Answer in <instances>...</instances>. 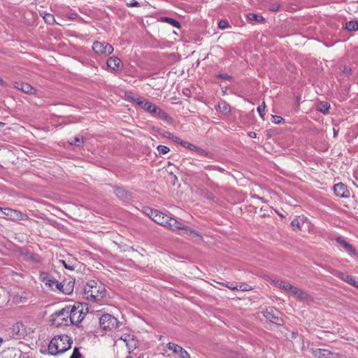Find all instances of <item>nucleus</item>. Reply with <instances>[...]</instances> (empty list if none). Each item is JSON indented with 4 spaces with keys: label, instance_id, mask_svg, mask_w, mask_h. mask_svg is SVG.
Masks as SVG:
<instances>
[{
    "label": "nucleus",
    "instance_id": "nucleus-39",
    "mask_svg": "<svg viewBox=\"0 0 358 358\" xmlns=\"http://www.w3.org/2000/svg\"><path fill=\"white\" fill-rule=\"evenodd\" d=\"M158 115L160 118L164 119V120L167 121L168 122H169L171 120V118L167 115V113H158Z\"/></svg>",
    "mask_w": 358,
    "mask_h": 358
},
{
    "label": "nucleus",
    "instance_id": "nucleus-48",
    "mask_svg": "<svg viewBox=\"0 0 358 358\" xmlns=\"http://www.w3.org/2000/svg\"><path fill=\"white\" fill-rule=\"evenodd\" d=\"M150 210H155L148 208L145 209L144 213L151 218V215H150L151 213H150Z\"/></svg>",
    "mask_w": 358,
    "mask_h": 358
},
{
    "label": "nucleus",
    "instance_id": "nucleus-24",
    "mask_svg": "<svg viewBox=\"0 0 358 358\" xmlns=\"http://www.w3.org/2000/svg\"><path fill=\"white\" fill-rule=\"evenodd\" d=\"M41 15L47 24H53L55 22V17L51 13H47L45 12L41 13Z\"/></svg>",
    "mask_w": 358,
    "mask_h": 358
},
{
    "label": "nucleus",
    "instance_id": "nucleus-16",
    "mask_svg": "<svg viewBox=\"0 0 358 358\" xmlns=\"http://www.w3.org/2000/svg\"><path fill=\"white\" fill-rule=\"evenodd\" d=\"M13 85L14 88L26 94H33L35 92V89L27 83L15 82Z\"/></svg>",
    "mask_w": 358,
    "mask_h": 358
},
{
    "label": "nucleus",
    "instance_id": "nucleus-17",
    "mask_svg": "<svg viewBox=\"0 0 358 358\" xmlns=\"http://www.w3.org/2000/svg\"><path fill=\"white\" fill-rule=\"evenodd\" d=\"M291 294L293 297L301 301H307L309 299V295L306 292L296 287H294Z\"/></svg>",
    "mask_w": 358,
    "mask_h": 358
},
{
    "label": "nucleus",
    "instance_id": "nucleus-13",
    "mask_svg": "<svg viewBox=\"0 0 358 358\" xmlns=\"http://www.w3.org/2000/svg\"><path fill=\"white\" fill-rule=\"evenodd\" d=\"M167 348L174 354L178 355L180 358H190V355L183 348L176 343H169Z\"/></svg>",
    "mask_w": 358,
    "mask_h": 358
},
{
    "label": "nucleus",
    "instance_id": "nucleus-36",
    "mask_svg": "<svg viewBox=\"0 0 358 358\" xmlns=\"http://www.w3.org/2000/svg\"><path fill=\"white\" fill-rule=\"evenodd\" d=\"M218 27L221 29H224L229 27V24L227 20H220L218 23Z\"/></svg>",
    "mask_w": 358,
    "mask_h": 358
},
{
    "label": "nucleus",
    "instance_id": "nucleus-52",
    "mask_svg": "<svg viewBox=\"0 0 358 358\" xmlns=\"http://www.w3.org/2000/svg\"><path fill=\"white\" fill-rule=\"evenodd\" d=\"M259 115L261 116V117H262V119H264V115H265L266 113H259Z\"/></svg>",
    "mask_w": 358,
    "mask_h": 358
},
{
    "label": "nucleus",
    "instance_id": "nucleus-26",
    "mask_svg": "<svg viewBox=\"0 0 358 358\" xmlns=\"http://www.w3.org/2000/svg\"><path fill=\"white\" fill-rule=\"evenodd\" d=\"M217 108L220 112H230V106L224 101H220L217 104Z\"/></svg>",
    "mask_w": 358,
    "mask_h": 358
},
{
    "label": "nucleus",
    "instance_id": "nucleus-12",
    "mask_svg": "<svg viewBox=\"0 0 358 358\" xmlns=\"http://www.w3.org/2000/svg\"><path fill=\"white\" fill-rule=\"evenodd\" d=\"M334 192L336 196L340 198H349L350 192L348 187L343 182H339L334 186Z\"/></svg>",
    "mask_w": 358,
    "mask_h": 358
},
{
    "label": "nucleus",
    "instance_id": "nucleus-25",
    "mask_svg": "<svg viewBox=\"0 0 358 358\" xmlns=\"http://www.w3.org/2000/svg\"><path fill=\"white\" fill-rule=\"evenodd\" d=\"M40 278L42 282H43L44 284L48 287H49L51 281H52V279H54L53 277L50 276L48 273L45 272L41 273Z\"/></svg>",
    "mask_w": 358,
    "mask_h": 358
},
{
    "label": "nucleus",
    "instance_id": "nucleus-34",
    "mask_svg": "<svg viewBox=\"0 0 358 358\" xmlns=\"http://www.w3.org/2000/svg\"><path fill=\"white\" fill-rule=\"evenodd\" d=\"M157 150L160 155H165L169 152V148L165 145H159L157 147Z\"/></svg>",
    "mask_w": 358,
    "mask_h": 358
},
{
    "label": "nucleus",
    "instance_id": "nucleus-4",
    "mask_svg": "<svg viewBox=\"0 0 358 358\" xmlns=\"http://www.w3.org/2000/svg\"><path fill=\"white\" fill-rule=\"evenodd\" d=\"M125 96L128 101H131L133 103L138 106L140 109L144 110L147 112L157 111V106L142 96L136 95L132 92H127Z\"/></svg>",
    "mask_w": 358,
    "mask_h": 358
},
{
    "label": "nucleus",
    "instance_id": "nucleus-56",
    "mask_svg": "<svg viewBox=\"0 0 358 358\" xmlns=\"http://www.w3.org/2000/svg\"><path fill=\"white\" fill-rule=\"evenodd\" d=\"M15 350H12L10 352H14Z\"/></svg>",
    "mask_w": 358,
    "mask_h": 358
},
{
    "label": "nucleus",
    "instance_id": "nucleus-37",
    "mask_svg": "<svg viewBox=\"0 0 358 358\" xmlns=\"http://www.w3.org/2000/svg\"><path fill=\"white\" fill-rule=\"evenodd\" d=\"M227 287L231 289H238V290H241L243 292L246 291V287L244 284L239 285V288L238 287V286L234 287L232 285L231 286L227 285Z\"/></svg>",
    "mask_w": 358,
    "mask_h": 358
},
{
    "label": "nucleus",
    "instance_id": "nucleus-9",
    "mask_svg": "<svg viewBox=\"0 0 358 358\" xmlns=\"http://www.w3.org/2000/svg\"><path fill=\"white\" fill-rule=\"evenodd\" d=\"M92 49L94 52L101 55H110L113 51V46L105 42L95 41L93 43Z\"/></svg>",
    "mask_w": 358,
    "mask_h": 358
},
{
    "label": "nucleus",
    "instance_id": "nucleus-29",
    "mask_svg": "<svg viewBox=\"0 0 358 358\" xmlns=\"http://www.w3.org/2000/svg\"><path fill=\"white\" fill-rule=\"evenodd\" d=\"M330 108V103L329 102H321L317 106V110L318 112H327Z\"/></svg>",
    "mask_w": 358,
    "mask_h": 358
},
{
    "label": "nucleus",
    "instance_id": "nucleus-2",
    "mask_svg": "<svg viewBox=\"0 0 358 358\" xmlns=\"http://www.w3.org/2000/svg\"><path fill=\"white\" fill-rule=\"evenodd\" d=\"M84 294L87 300L99 301L105 296V288L102 285H98L97 282L91 281L85 287Z\"/></svg>",
    "mask_w": 358,
    "mask_h": 358
},
{
    "label": "nucleus",
    "instance_id": "nucleus-57",
    "mask_svg": "<svg viewBox=\"0 0 358 358\" xmlns=\"http://www.w3.org/2000/svg\"><path fill=\"white\" fill-rule=\"evenodd\" d=\"M357 187L358 188V185H357Z\"/></svg>",
    "mask_w": 358,
    "mask_h": 358
},
{
    "label": "nucleus",
    "instance_id": "nucleus-32",
    "mask_svg": "<svg viewBox=\"0 0 358 358\" xmlns=\"http://www.w3.org/2000/svg\"><path fill=\"white\" fill-rule=\"evenodd\" d=\"M273 282H274L275 286H277L279 288L283 289V288L285 287V285H286L287 281L280 280V279H277V280H274Z\"/></svg>",
    "mask_w": 358,
    "mask_h": 358
},
{
    "label": "nucleus",
    "instance_id": "nucleus-33",
    "mask_svg": "<svg viewBox=\"0 0 358 358\" xmlns=\"http://www.w3.org/2000/svg\"><path fill=\"white\" fill-rule=\"evenodd\" d=\"M271 121L275 124H280L284 122V119L281 116L271 115Z\"/></svg>",
    "mask_w": 358,
    "mask_h": 358
},
{
    "label": "nucleus",
    "instance_id": "nucleus-42",
    "mask_svg": "<svg viewBox=\"0 0 358 358\" xmlns=\"http://www.w3.org/2000/svg\"><path fill=\"white\" fill-rule=\"evenodd\" d=\"M291 225L294 228L300 229V224L298 219H294L291 222Z\"/></svg>",
    "mask_w": 358,
    "mask_h": 358
},
{
    "label": "nucleus",
    "instance_id": "nucleus-27",
    "mask_svg": "<svg viewBox=\"0 0 358 358\" xmlns=\"http://www.w3.org/2000/svg\"><path fill=\"white\" fill-rule=\"evenodd\" d=\"M248 20H250L251 21H255L257 23H262L264 20V17L262 15L254 13L248 14Z\"/></svg>",
    "mask_w": 358,
    "mask_h": 358
},
{
    "label": "nucleus",
    "instance_id": "nucleus-19",
    "mask_svg": "<svg viewBox=\"0 0 358 358\" xmlns=\"http://www.w3.org/2000/svg\"><path fill=\"white\" fill-rule=\"evenodd\" d=\"M29 294L25 292H21L20 293H17L16 294H13L12 296V301L13 303H24L27 301Z\"/></svg>",
    "mask_w": 358,
    "mask_h": 358
},
{
    "label": "nucleus",
    "instance_id": "nucleus-58",
    "mask_svg": "<svg viewBox=\"0 0 358 358\" xmlns=\"http://www.w3.org/2000/svg\"><path fill=\"white\" fill-rule=\"evenodd\" d=\"M0 210H1V208H0Z\"/></svg>",
    "mask_w": 358,
    "mask_h": 358
},
{
    "label": "nucleus",
    "instance_id": "nucleus-50",
    "mask_svg": "<svg viewBox=\"0 0 358 358\" xmlns=\"http://www.w3.org/2000/svg\"><path fill=\"white\" fill-rule=\"evenodd\" d=\"M264 106H259L257 108V112H262V110H264Z\"/></svg>",
    "mask_w": 358,
    "mask_h": 358
},
{
    "label": "nucleus",
    "instance_id": "nucleus-46",
    "mask_svg": "<svg viewBox=\"0 0 358 358\" xmlns=\"http://www.w3.org/2000/svg\"><path fill=\"white\" fill-rule=\"evenodd\" d=\"M196 151L198 152L200 155H208V153L205 150H203L199 148H197V150H196Z\"/></svg>",
    "mask_w": 358,
    "mask_h": 358
},
{
    "label": "nucleus",
    "instance_id": "nucleus-18",
    "mask_svg": "<svg viewBox=\"0 0 358 358\" xmlns=\"http://www.w3.org/2000/svg\"><path fill=\"white\" fill-rule=\"evenodd\" d=\"M106 64L108 68L115 71L119 70L122 62L118 57L113 56L108 59Z\"/></svg>",
    "mask_w": 358,
    "mask_h": 358
},
{
    "label": "nucleus",
    "instance_id": "nucleus-7",
    "mask_svg": "<svg viewBox=\"0 0 358 358\" xmlns=\"http://www.w3.org/2000/svg\"><path fill=\"white\" fill-rule=\"evenodd\" d=\"M74 282L72 281L59 282L55 278L52 279L49 287L52 291H59L65 294L73 292Z\"/></svg>",
    "mask_w": 358,
    "mask_h": 358
},
{
    "label": "nucleus",
    "instance_id": "nucleus-8",
    "mask_svg": "<svg viewBox=\"0 0 358 358\" xmlns=\"http://www.w3.org/2000/svg\"><path fill=\"white\" fill-rule=\"evenodd\" d=\"M100 327L104 330H113L118 327L117 320L110 314H104L99 318Z\"/></svg>",
    "mask_w": 358,
    "mask_h": 358
},
{
    "label": "nucleus",
    "instance_id": "nucleus-14",
    "mask_svg": "<svg viewBox=\"0 0 358 358\" xmlns=\"http://www.w3.org/2000/svg\"><path fill=\"white\" fill-rule=\"evenodd\" d=\"M151 219L156 223L165 227L169 220V216L159 210H150Z\"/></svg>",
    "mask_w": 358,
    "mask_h": 358
},
{
    "label": "nucleus",
    "instance_id": "nucleus-55",
    "mask_svg": "<svg viewBox=\"0 0 358 358\" xmlns=\"http://www.w3.org/2000/svg\"><path fill=\"white\" fill-rule=\"evenodd\" d=\"M4 124L2 122H0V126H3Z\"/></svg>",
    "mask_w": 358,
    "mask_h": 358
},
{
    "label": "nucleus",
    "instance_id": "nucleus-43",
    "mask_svg": "<svg viewBox=\"0 0 358 358\" xmlns=\"http://www.w3.org/2000/svg\"><path fill=\"white\" fill-rule=\"evenodd\" d=\"M280 6L279 3H273L270 6V10L271 11H278L279 10Z\"/></svg>",
    "mask_w": 358,
    "mask_h": 358
},
{
    "label": "nucleus",
    "instance_id": "nucleus-38",
    "mask_svg": "<svg viewBox=\"0 0 358 358\" xmlns=\"http://www.w3.org/2000/svg\"><path fill=\"white\" fill-rule=\"evenodd\" d=\"M80 357H81V355L79 352L78 348H75L70 358H80Z\"/></svg>",
    "mask_w": 358,
    "mask_h": 358
},
{
    "label": "nucleus",
    "instance_id": "nucleus-21",
    "mask_svg": "<svg viewBox=\"0 0 358 358\" xmlns=\"http://www.w3.org/2000/svg\"><path fill=\"white\" fill-rule=\"evenodd\" d=\"M313 354L317 358H329V357L332 355L331 352L327 349L313 350Z\"/></svg>",
    "mask_w": 358,
    "mask_h": 358
},
{
    "label": "nucleus",
    "instance_id": "nucleus-53",
    "mask_svg": "<svg viewBox=\"0 0 358 358\" xmlns=\"http://www.w3.org/2000/svg\"><path fill=\"white\" fill-rule=\"evenodd\" d=\"M77 15L76 13H72L71 18H74Z\"/></svg>",
    "mask_w": 358,
    "mask_h": 358
},
{
    "label": "nucleus",
    "instance_id": "nucleus-30",
    "mask_svg": "<svg viewBox=\"0 0 358 358\" xmlns=\"http://www.w3.org/2000/svg\"><path fill=\"white\" fill-rule=\"evenodd\" d=\"M84 142L83 137V136H76L74 138V140L71 141L70 143L71 145H75L77 146H80L81 144H83Z\"/></svg>",
    "mask_w": 358,
    "mask_h": 358
},
{
    "label": "nucleus",
    "instance_id": "nucleus-22",
    "mask_svg": "<svg viewBox=\"0 0 358 358\" xmlns=\"http://www.w3.org/2000/svg\"><path fill=\"white\" fill-rule=\"evenodd\" d=\"M341 278H342V280H343L346 282L349 283L350 285H351L357 288L358 287V281L357 280L356 278H355L350 275L343 273Z\"/></svg>",
    "mask_w": 358,
    "mask_h": 358
},
{
    "label": "nucleus",
    "instance_id": "nucleus-40",
    "mask_svg": "<svg viewBox=\"0 0 358 358\" xmlns=\"http://www.w3.org/2000/svg\"><path fill=\"white\" fill-rule=\"evenodd\" d=\"M294 286L292 285L288 281L285 285V287L283 288V290L287 292L291 293V291L293 289Z\"/></svg>",
    "mask_w": 358,
    "mask_h": 358
},
{
    "label": "nucleus",
    "instance_id": "nucleus-10",
    "mask_svg": "<svg viewBox=\"0 0 358 358\" xmlns=\"http://www.w3.org/2000/svg\"><path fill=\"white\" fill-rule=\"evenodd\" d=\"M280 313L273 308H266L264 312L263 315L266 318V320L270 322L282 325L283 323L282 319L279 316Z\"/></svg>",
    "mask_w": 358,
    "mask_h": 358
},
{
    "label": "nucleus",
    "instance_id": "nucleus-44",
    "mask_svg": "<svg viewBox=\"0 0 358 358\" xmlns=\"http://www.w3.org/2000/svg\"><path fill=\"white\" fill-rule=\"evenodd\" d=\"M61 262L62 263V264L64 265V266L66 268L71 270V271L74 269V267L73 266L67 264L64 260H61Z\"/></svg>",
    "mask_w": 358,
    "mask_h": 358
},
{
    "label": "nucleus",
    "instance_id": "nucleus-49",
    "mask_svg": "<svg viewBox=\"0 0 358 358\" xmlns=\"http://www.w3.org/2000/svg\"><path fill=\"white\" fill-rule=\"evenodd\" d=\"M248 136L251 137V138H256L257 137V134L254 131H250V132H248Z\"/></svg>",
    "mask_w": 358,
    "mask_h": 358
},
{
    "label": "nucleus",
    "instance_id": "nucleus-5",
    "mask_svg": "<svg viewBox=\"0 0 358 358\" xmlns=\"http://www.w3.org/2000/svg\"><path fill=\"white\" fill-rule=\"evenodd\" d=\"M68 308L70 323L78 324L84 318L85 313L83 312L84 305L81 303H74L73 306H66Z\"/></svg>",
    "mask_w": 358,
    "mask_h": 358
},
{
    "label": "nucleus",
    "instance_id": "nucleus-1",
    "mask_svg": "<svg viewBox=\"0 0 358 358\" xmlns=\"http://www.w3.org/2000/svg\"><path fill=\"white\" fill-rule=\"evenodd\" d=\"M73 341L67 335L57 336L53 338L48 345L49 353L57 355L71 348Z\"/></svg>",
    "mask_w": 358,
    "mask_h": 358
},
{
    "label": "nucleus",
    "instance_id": "nucleus-23",
    "mask_svg": "<svg viewBox=\"0 0 358 358\" xmlns=\"http://www.w3.org/2000/svg\"><path fill=\"white\" fill-rule=\"evenodd\" d=\"M13 332L17 336H23L24 333V325L22 323L17 322L13 326Z\"/></svg>",
    "mask_w": 358,
    "mask_h": 358
},
{
    "label": "nucleus",
    "instance_id": "nucleus-59",
    "mask_svg": "<svg viewBox=\"0 0 358 358\" xmlns=\"http://www.w3.org/2000/svg\"><path fill=\"white\" fill-rule=\"evenodd\" d=\"M357 289H358V287H357Z\"/></svg>",
    "mask_w": 358,
    "mask_h": 358
},
{
    "label": "nucleus",
    "instance_id": "nucleus-35",
    "mask_svg": "<svg viewBox=\"0 0 358 358\" xmlns=\"http://www.w3.org/2000/svg\"><path fill=\"white\" fill-rule=\"evenodd\" d=\"M180 143L181 145H182L184 147H187V148H189L190 150H197L196 146H195L194 145H193L190 143H188L187 141H180Z\"/></svg>",
    "mask_w": 358,
    "mask_h": 358
},
{
    "label": "nucleus",
    "instance_id": "nucleus-15",
    "mask_svg": "<svg viewBox=\"0 0 358 358\" xmlns=\"http://www.w3.org/2000/svg\"><path fill=\"white\" fill-rule=\"evenodd\" d=\"M336 242L341 246L350 255L355 256L357 255L355 248L348 241L343 239L342 237H337L335 239Z\"/></svg>",
    "mask_w": 358,
    "mask_h": 358
},
{
    "label": "nucleus",
    "instance_id": "nucleus-47",
    "mask_svg": "<svg viewBox=\"0 0 358 358\" xmlns=\"http://www.w3.org/2000/svg\"><path fill=\"white\" fill-rule=\"evenodd\" d=\"M18 358H31V357L27 353H21V352H20V355H19Z\"/></svg>",
    "mask_w": 358,
    "mask_h": 358
},
{
    "label": "nucleus",
    "instance_id": "nucleus-45",
    "mask_svg": "<svg viewBox=\"0 0 358 358\" xmlns=\"http://www.w3.org/2000/svg\"><path fill=\"white\" fill-rule=\"evenodd\" d=\"M218 78H220L224 80H231V77L227 74H219L217 76Z\"/></svg>",
    "mask_w": 358,
    "mask_h": 358
},
{
    "label": "nucleus",
    "instance_id": "nucleus-6",
    "mask_svg": "<svg viewBox=\"0 0 358 358\" xmlns=\"http://www.w3.org/2000/svg\"><path fill=\"white\" fill-rule=\"evenodd\" d=\"M52 324L56 327H66L70 322L68 308L66 306L51 315Z\"/></svg>",
    "mask_w": 358,
    "mask_h": 358
},
{
    "label": "nucleus",
    "instance_id": "nucleus-31",
    "mask_svg": "<svg viewBox=\"0 0 358 358\" xmlns=\"http://www.w3.org/2000/svg\"><path fill=\"white\" fill-rule=\"evenodd\" d=\"M164 21L166 22H169V24H171V25H173L175 27L178 28L180 26V22L178 21H177L175 19L171 18V17H165Z\"/></svg>",
    "mask_w": 358,
    "mask_h": 358
},
{
    "label": "nucleus",
    "instance_id": "nucleus-41",
    "mask_svg": "<svg viewBox=\"0 0 358 358\" xmlns=\"http://www.w3.org/2000/svg\"><path fill=\"white\" fill-rule=\"evenodd\" d=\"M127 6L128 7H138L140 6V3L137 1L133 0L129 3H127Z\"/></svg>",
    "mask_w": 358,
    "mask_h": 358
},
{
    "label": "nucleus",
    "instance_id": "nucleus-11",
    "mask_svg": "<svg viewBox=\"0 0 358 358\" xmlns=\"http://www.w3.org/2000/svg\"><path fill=\"white\" fill-rule=\"evenodd\" d=\"M3 214L13 221L26 220L28 218L27 215L11 208H5Z\"/></svg>",
    "mask_w": 358,
    "mask_h": 358
},
{
    "label": "nucleus",
    "instance_id": "nucleus-3",
    "mask_svg": "<svg viewBox=\"0 0 358 358\" xmlns=\"http://www.w3.org/2000/svg\"><path fill=\"white\" fill-rule=\"evenodd\" d=\"M165 227L172 231L182 230L183 234H186L191 238H197L199 240L202 238L201 236L197 231L183 224L180 220L176 217H169V220Z\"/></svg>",
    "mask_w": 358,
    "mask_h": 358
},
{
    "label": "nucleus",
    "instance_id": "nucleus-51",
    "mask_svg": "<svg viewBox=\"0 0 358 358\" xmlns=\"http://www.w3.org/2000/svg\"><path fill=\"white\" fill-rule=\"evenodd\" d=\"M0 85H2V86H6V83L5 82L1 79V78L0 77Z\"/></svg>",
    "mask_w": 358,
    "mask_h": 358
},
{
    "label": "nucleus",
    "instance_id": "nucleus-28",
    "mask_svg": "<svg viewBox=\"0 0 358 358\" xmlns=\"http://www.w3.org/2000/svg\"><path fill=\"white\" fill-rule=\"evenodd\" d=\"M345 28L350 31H357L358 30V22L353 20L348 22L345 24Z\"/></svg>",
    "mask_w": 358,
    "mask_h": 358
},
{
    "label": "nucleus",
    "instance_id": "nucleus-54",
    "mask_svg": "<svg viewBox=\"0 0 358 358\" xmlns=\"http://www.w3.org/2000/svg\"><path fill=\"white\" fill-rule=\"evenodd\" d=\"M174 140H175V141H176V142H179V138H178V137H176Z\"/></svg>",
    "mask_w": 358,
    "mask_h": 358
},
{
    "label": "nucleus",
    "instance_id": "nucleus-20",
    "mask_svg": "<svg viewBox=\"0 0 358 358\" xmlns=\"http://www.w3.org/2000/svg\"><path fill=\"white\" fill-rule=\"evenodd\" d=\"M114 192L118 198L123 201H129L131 199L129 192L121 187H115Z\"/></svg>",
    "mask_w": 358,
    "mask_h": 358
}]
</instances>
